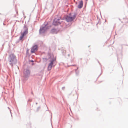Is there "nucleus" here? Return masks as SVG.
<instances>
[{
	"label": "nucleus",
	"instance_id": "9b49d317",
	"mask_svg": "<svg viewBox=\"0 0 128 128\" xmlns=\"http://www.w3.org/2000/svg\"><path fill=\"white\" fill-rule=\"evenodd\" d=\"M24 36L22 35V34H21V36H20V40H21L24 37Z\"/></svg>",
	"mask_w": 128,
	"mask_h": 128
},
{
	"label": "nucleus",
	"instance_id": "f257e3e1",
	"mask_svg": "<svg viewBox=\"0 0 128 128\" xmlns=\"http://www.w3.org/2000/svg\"><path fill=\"white\" fill-rule=\"evenodd\" d=\"M76 16V14L75 13H70L67 16L66 18V20L68 22H71L75 19Z\"/></svg>",
	"mask_w": 128,
	"mask_h": 128
},
{
	"label": "nucleus",
	"instance_id": "423d86ee",
	"mask_svg": "<svg viewBox=\"0 0 128 128\" xmlns=\"http://www.w3.org/2000/svg\"><path fill=\"white\" fill-rule=\"evenodd\" d=\"M24 76L25 77H26L29 75L30 74V71L29 70L26 69L24 70Z\"/></svg>",
	"mask_w": 128,
	"mask_h": 128
},
{
	"label": "nucleus",
	"instance_id": "20e7f679",
	"mask_svg": "<svg viewBox=\"0 0 128 128\" xmlns=\"http://www.w3.org/2000/svg\"><path fill=\"white\" fill-rule=\"evenodd\" d=\"M50 26H48L47 25H46L44 27L42 28H40V33H43L45 32L46 30L48 28H49Z\"/></svg>",
	"mask_w": 128,
	"mask_h": 128
},
{
	"label": "nucleus",
	"instance_id": "f03ea898",
	"mask_svg": "<svg viewBox=\"0 0 128 128\" xmlns=\"http://www.w3.org/2000/svg\"><path fill=\"white\" fill-rule=\"evenodd\" d=\"M8 60L10 64H12L16 60V56L14 54H11L10 55Z\"/></svg>",
	"mask_w": 128,
	"mask_h": 128
},
{
	"label": "nucleus",
	"instance_id": "7ed1b4c3",
	"mask_svg": "<svg viewBox=\"0 0 128 128\" xmlns=\"http://www.w3.org/2000/svg\"><path fill=\"white\" fill-rule=\"evenodd\" d=\"M60 17L58 16L55 18L53 22V25L56 26L60 24Z\"/></svg>",
	"mask_w": 128,
	"mask_h": 128
},
{
	"label": "nucleus",
	"instance_id": "0eeeda50",
	"mask_svg": "<svg viewBox=\"0 0 128 128\" xmlns=\"http://www.w3.org/2000/svg\"><path fill=\"white\" fill-rule=\"evenodd\" d=\"M38 50V46L37 45L34 46L32 48L31 52L32 53H34V52L37 51Z\"/></svg>",
	"mask_w": 128,
	"mask_h": 128
},
{
	"label": "nucleus",
	"instance_id": "1a4fd4ad",
	"mask_svg": "<svg viewBox=\"0 0 128 128\" xmlns=\"http://www.w3.org/2000/svg\"><path fill=\"white\" fill-rule=\"evenodd\" d=\"M51 32L52 34H56L57 33V31L56 29H53L51 31Z\"/></svg>",
	"mask_w": 128,
	"mask_h": 128
},
{
	"label": "nucleus",
	"instance_id": "9d476101",
	"mask_svg": "<svg viewBox=\"0 0 128 128\" xmlns=\"http://www.w3.org/2000/svg\"><path fill=\"white\" fill-rule=\"evenodd\" d=\"M28 33V32L27 30H25L24 32L22 34L24 36L26 35Z\"/></svg>",
	"mask_w": 128,
	"mask_h": 128
},
{
	"label": "nucleus",
	"instance_id": "6e6552de",
	"mask_svg": "<svg viewBox=\"0 0 128 128\" xmlns=\"http://www.w3.org/2000/svg\"><path fill=\"white\" fill-rule=\"evenodd\" d=\"M83 2L82 1L80 2L79 4L78 5V7L80 8H82L83 6Z\"/></svg>",
	"mask_w": 128,
	"mask_h": 128
},
{
	"label": "nucleus",
	"instance_id": "39448f33",
	"mask_svg": "<svg viewBox=\"0 0 128 128\" xmlns=\"http://www.w3.org/2000/svg\"><path fill=\"white\" fill-rule=\"evenodd\" d=\"M55 59H53L50 61V63L49 64L48 68V70H50L51 69L54 62L55 61Z\"/></svg>",
	"mask_w": 128,
	"mask_h": 128
},
{
	"label": "nucleus",
	"instance_id": "f8f14e48",
	"mask_svg": "<svg viewBox=\"0 0 128 128\" xmlns=\"http://www.w3.org/2000/svg\"><path fill=\"white\" fill-rule=\"evenodd\" d=\"M31 62H33V60H32V61H31Z\"/></svg>",
	"mask_w": 128,
	"mask_h": 128
}]
</instances>
